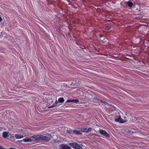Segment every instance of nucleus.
Wrapping results in <instances>:
<instances>
[{
  "label": "nucleus",
  "mask_w": 149,
  "mask_h": 149,
  "mask_svg": "<svg viewBox=\"0 0 149 149\" xmlns=\"http://www.w3.org/2000/svg\"><path fill=\"white\" fill-rule=\"evenodd\" d=\"M51 136L49 134H48L46 136L41 135H36L33 136L27 137L21 141L24 142H34L39 141L46 142L49 141Z\"/></svg>",
  "instance_id": "obj_1"
},
{
  "label": "nucleus",
  "mask_w": 149,
  "mask_h": 149,
  "mask_svg": "<svg viewBox=\"0 0 149 149\" xmlns=\"http://www.w3.org/2000/svg\"><path fill=\"white\" fill-rule=\"evenodd\" d=\"M99 133L101 135H103L106 137H109L110 136L109 134L107 132L101 129H100Z\"/></svg>",
  "instance_id": "obj_2"
},
{
  "label": "nucleus",
  "mask_w": 149,
  "mask_h": 149,
  "mask_svg": "<svg viewBox=\"0 0 149 149\" xmlns=\"http://www.w3.org/2000/svg\"><path fill=\"white\" fill-rule=\"evenodd\" d=\"M92 130V129L91 127L84 128L81 129V132H84L88 133L91 132Z\"/></svg>",
  "instance_id": "obj_3"
},
{
  "label": "nucleus",
  "mask_w": 149,
  "mask_h": 149,
  "mask_svg": "<svg viewBox=\"0 0 149 149\" xmlns=\"http://www.w3.org/2000/svg\"><path fill=\"white\" fill-rule=\"evenodd\" d=\"M60 146L61 149H71L69 146L65 144L61 145Z\"/></svg>",
  "instance_id": "obj_4"
},
{
  "label": "nucleus",
  "mask_w": 149,
  "mask_h": 149,
  "mask_svg": "<svg viewBox=\"0 0 149 149\" xmlns=\"http://www.w3.org/2000/svg\"><path fill=\"white\" fill-rule=\"evenodd\" d=\"M123 119L121 118L120 116H118V117L115 119V121L116 122H119L120 123H123Z\"/></svg>",
  "instance_id": "obj_5"
},
{
  "label": "nucleus",
  "mask_w": 149,
  "mask_h": 149,
  "mask_svg": "<svg viewBox=\"0 0 149 149\" xmlns=\"http://www.w3.org/2000/svg\"><path fill=\"white\" fill-rule=\"evenodd\" d=\"M15 136L17 139H20L23 138L24 137V136L23 134H15Z\"/></svg>",
  "instance_id": "obj_6"
},
{
  "label": "nucleus",
  "mask_w": 149,
  "mask_h": 149,
  "mask_svg": "<svg viewBox=\"0 0 149 149\" xmlns=\"http://www.w3.org/2000/svg\"><path fill=\"white\" fill-rule=\"evenodd\" d=\"M75 149H83L80 145L75 142Z\"/></svg>",
  "instance_id": "obj_7"
},
{
  "label": "nucleus",
  "mask_w": 149,
  "mask_h": 149,
  "mask_svg": "<svg viewBox=\"0 0 149 149\" xmlns=\"http://www.w3.org/2000/svg\"><path fill=\"white\" fill-rule=\"evenodd\" d=\"M9 134L8 132H4L3 133V136L4 138H6L9 136L8 135Z\"/></svg>",
  "instance_id": "obj_8"
},
{
  "label": "nucleus",
  "mask_w": 149,
  "mask_h": 149,
  "mask_svg": "<svg viewBox=\"0 0 149 149\" xmlns=\"http://www.w3.org/2000/svg\"><path fill=\"white\" fill-rule=\"evenodd\" d=\"M127 3L128 6L130 7H131L133 6V3L131 1H128Z\"/></svg>",
  "instance_id": "obj_9"
},
{
  "label": "nucleus",
  "mask_w": 149,
  "mask_h": 149,
  "mask_svg": "<svg viewBox=\"0 0 149 149\" xmlns=\"http://www.w3.org/2000/svg\"><path fill=\"white\" fill-rule=\"evenodd\" d=\"M64 101V100L63 98L61 97L58 99V102L60 103H63Z\"/></svg>",
  "instance_id": "obj_10"
},
{
  "label": "nucleus",
  "mask_w": 149,
  "mask_h": 149,
  "mask_svg": "<svg viewBox=\"0 0 149 149\" xmlns=\"http://www.w3.org/2000/svg\"><path fill=\"white\" fill-rule=\"evenodd\" d=\"M81 132V131H79L75 130V134L81 135L82 134V133Z\"/></svg>",
  "instance_id": "obj_11"
},
{
  "label": "nucleus",
  "mask_w": 149,
  "mask_h": 149,
  "mask_svg": "<svg viewBox=\"0 0 149 149\" xmlns=\"http://www.w3.org/2000/svg\"><path fill=\"white\" fill-rule=\"evenodd\" d=\"M57 103H58V102H57V100H56L55 101V104H54L52 105L51 106L49 107L48 108H53V107H54L55 106H56V104Z\"/></svg>",
  "instance_id": "obj_12"
},
{
  "label": "nucleus",
  "mask_w": 149,
  "mask_h": 149,
  "mask_svg": "<svg viewBox=\"0 0 149 149\" xmlns=\"http://www.w3.org/2000/svg\"><path fill=\"white\" fill-rule=\"evenodd\" d=\"M81 83L79 81H78V83H75V86H76L77 87H80V84ZM76 87H75V88Z\"/></svg>",
  "instance_id": "obj_13"
},
{
  "label": "nucleus",
  "mask_w": 149,
  "mask_h": 149,
  "mask_svg": "<svg viewBox=\"0 0 149 149\" xmlns=\"http://www.w3.org/2000/svg\"><path fill=\"white\" fill-rule=\"evenodd\" d=\"M69 145L72 147L74 148V143H69Z\"/></svg>",
  "instance_id": "obj_14"
},
{
  "label": "nucleus",
  "mask_w": 149,
  "mask_h": 149,
  "mask_svg": "<svg viewBox=\"0 0 149 149\" xmlns=\"http://www.w3.org/2000/svg\"><path fill=\"white\" fill-rule=\"evenodd\" d=\"M72 101H74V100H67V102H70Z\"/></svg>",
  "instance_id": "obj_15"
},
{
  "label": "nucleus",
  "mask_w": 149,
  "mask_h": 149,
  "mask_svg": "<svg viewBox=\"0 0 149 149\" xmlns=\"http://www.w3.org/2000/svg\"><path fill=\"white\" fill-rule=\"evenodd\" d=\"M79 102V100L78 99H75V103H77Z\"/></svg>",
  "instance_id": "obj_16"
},
{
  "label": "nucleus",
  "mask_w": 149,
  "mask_h": 149,
  "mask_svg": "<svg viewBox=\"0 0 149 149\" xmlns=\"http://www.w3.org/2000/svg\"><path fill=\"white\" fill-rule=\"evenodd\" d=\"M128 132L129 133H130L131 134H132V133L133 134L134 133V132H133L132 131H129V130H128Z\"/></svg>",
  "instance_id": "obj_17"
},
{
  "label": "nucleus",
  "mask_w": 149,
  "mask_h": 149,
  "mask_svg": "<svg viewBox=\"0 0 149 149\" xmlns=\"http://www.w3.org/2000/svg\"><path fill=\"white\" fill-rule=\"evenodd\" d=\"M80 47L82 49H84V47L83 45H81V46Z\"/></svg>",
  "instance_id": "obj_18"
},
{
  "label": "nucleus",
  "mask_w": 149,
  "mask_h": 149,
  "mask_svg": "<svg viewBox=\"0 0 149 149\" xmlns=\"http://www.w3.org/2000/svg\"><path fill=\"white\" fill-rule=\"evenodd\" d=\"M0 149H5L2 146H0Z\"/></svg>",
  "instance_id": "obj_19"
},
{
  "label": "nucleus",
  "mask_w": 149,
  "mask_h": 149,
  "mask_svg": "<svg viewBox=\"0 0 149 149\" xmlns=\"http://www.w3.org/2000/svg\"><path fill=\"white\" fill-rule=\"evenodd\" d=\"M103 36V35L102 34H100L99 35V37H100V38H101Z\"/></svg>",
  "instance_id": "obj_20"
},
{
  "label": "nucleus",
  "mask_w": 149,
  "mask_h": 149,
  "mask_svg": "<svg viewBox=\"0 0 149 149\" xmlns=\"http://www.w3.org/2000/svg\"><path fill=\"white\" fill-rule=\"evenodd\" d=\"M101 102L103 103H106V102L104 101H102V100H101Z\"/></svg>",
  "instance_id": "obj_21"
},
{
  "label": "nucleus",
  "mask_w": 149,
  "mask_h": 149,
  "mask_svg": "<svg viewBox=\"0 0 149 149\" xmlns=\"http://www.w3.org/2000/svg\"><path fill=\"white\" fill-rule=\"evenodd\" d=\"M2 18L1 17V16H0V21H1L2 20Z\"/></svg>",
  "instance_id": "obj_22"
},
{
  "label": "nucleus",
  "mask_w": 149,
  "mask_h": 149,
  "mask_svg": "<svg viewBox=\"0 0 149 149\" xmlns=\"http://www.w3.org/2000/svg\"><path fill=\"white\" fill-rule=\"evenodd\" d=\"M9 149H15V148H10Z\"/></svg>",
  "instance_id": "obj_23"
},
{
  "label": "nucleus",
  "mask_w": 149,
  "mask_h": 149,
  "mask_svg": "<svg viewBox=\"0 0 149 149\" xmlns=\"http://www.w3.org/2000/svg\"><path fill=\"white\" fill-rule=\"evenodd\" d=\"M12 137H13V138H14V137H13V136H12V137H11V138H12Z\"/></svg>",
  "instance_id": "obj_24"
}]
</instances>
